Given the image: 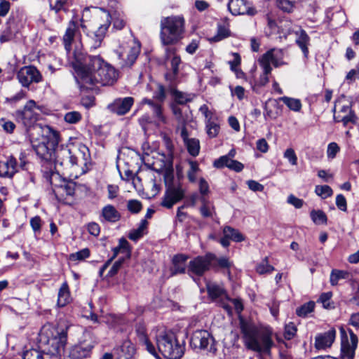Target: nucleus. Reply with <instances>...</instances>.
I'll return each instance as SVG.
<instances>
[{"instance_id": "obj_64", "label": "nucleus", "mask_w": 359, "mask_h": 359, "mask_svg": "<svg viewBox=\"0 0 359 359\" xmlns=\"http://www.w3.org/2000/svg\"><path fill=\"white\" fill-rule=\"evenodd\" d=\"M257 149L262 153H266L269 151V146L264 138H261L257 141Z\"/></svg>"}, {"instance_id": "obj_47", "label": "nucleus", "mask_w": 359, "mask_h": 359, "mask_svg": "<svg viewBox=\"0 0 359 359\" xmlns=\"http://www.w3.org/2000/svg\"><path fill=\"white\" fill-rule=\"evenodd\" d=\"M274 269V267L269 264L268 257H265L256 268L257 272L259 274L269 273Z\"/></svg>"}, {"instance_id": "obj_57", "label": "nucleus", "mask_w": 359, "mask_h": 359, "mask_svg": "<svg viewBox=\"0 0 359 359\" xmlns=\"http://www.w3.org/2000/svg\"><path fill=\"white\" fill-rule=\"evenodd\" d=\"M332 292H325L323 293L320 297V301L323 304V306L325 309H331L334 306L332 305L331 303V298H332Z\"/></svg>"}, {"instance_id": "obj_22", "label": "nucleus", "mask_w": 359, "mask_h": 359, "mask_svg": "<svg viewBox=\"0 0 359 359\" xmlns=\"http://www.w3.org/2000/svg\"><path fill=\"white\" fill-rule=\"evenodd\" d=\"M214 167L217 168H223L226 167L231 170L236 172H241L243 170L244 165L242 163L231 159L229 156H221L215 160L213 163Z\"/></svg>"}, {"instance_id": "obj_26", "label": "nucleus", "mask_w": 359, "mask_h": 359, "mask_svg": "<svg viewBox=\"0 0 359 359\" xmlns=\"http://www.w3.org/2000/svg\"><path fill=\"white\" fill-rule=\"evenodd\" d=\"M94 345L83 342L74 346L70 351V357L72 359H82L89 356Z\"/></svg>"}, {"instance_id": "obj_23", "label": "nucleus", "mask_w": 359, "mask_h": 359, "mask_svg": "<svg viewBox=\"0 0 359 359\" xmlns=\"http://www.w3.org/2000/svg\"><path fill=\"white\" fill-rule=\"evenodd\" d=\"M135 348L130 341H125L115 351V359H135Z\"/></svg>"}, {"instance_id": "obj_19", "label": "nucleus", "mask_w": 359, "mask_h": 359, "mask_svg": "<svg viewBox=\"0 0 359 359\" xmlns=\"http://www.w3.org/2000/svg\"><path fill=\"white\" fill-rule=\"evenodd\" d=\"M336 337V330L334 328L327 332L318 334L315 337L314 346L317 350H326L330 348Z\"/></svg>"}, {"instance_id": "obj_30", "label": "nucleus", "mask_w": 359, "mask_h": 359, "mask_svg": "<svg viewBox=\"0 0 359 359\" xmlns=\"http://www.w3.org/2000/svg\"><path fill=\"white\" fill-rule=\"evenodd\" d=\"M351 111H353L349 102L346 100L344 96H342L335 102L333 109L334 119L335 120V115L342 116L341 114H348Z\"/></svg>"}, {"instance_id": "obj_21", "label": "nucleus", "mask_w": 359, "mask_h": 359, "mask_svg": "<svg viewBox=\"0 0 359 359\" xmlns=\"http://www.w3.org/2000/svg\"><path fill=\"white\" fill-rule=\"evenodd\" d=\"M79 27L78 20L75 18H73L68 24L62 38L63 44L67 52H69L72 49V44L76 33L79 30Z\"/></svg>"}, {"instance_id": "obj_11", "label": "nucleus", "mask_w": 359, "mask_h": 359, "mask_svg": "<svg viewBox=\"0 0 359 359\" xmlns=\"http://www.w3.org/2000/svg\"><path fill=\"white\" fill-rule=\"evenodd\" d=\"M341 359H353L357 348L358 339L356 334L351 330L348 336L344 329L341 328Z\"/></svg>"}, {"instance_id": "obj_42", "label": "nucleus", "mask_w": 359, "mask_h": 359, "mask_svg": "<svg viewBox=\"0 0 359 359\" xmlns=\"http://www.w3.org/2000/svg\"><path fill=\"white\" fill-rule=\"evenodd\" d=\"M119 254H123V256L120 257L118 259V260L114 263L113 266L109 271L108 275L110 277L115 276L118 273V271L120 270V269L121 268L122 264H123L125 260L126 259L129 258V257H126V254L124 252H123L122 251H120Z\"/></svg>"}, {"instance_id": "obj_10", "label": "nucleus", "mask_w": 359, "mask_h": 359, "mask_svg": "<svg viewBox=\"0 0 359 359\" xmlns=\"http://www.w3.org/2000/svg\"><path fill=\"white\" fill-rule=\"evenodd\" d=\"M20 163H18L16 158L11 156L6 161H0V177H12L19 168L27 170V161L25 153H20L19 156Z\"/></svg>"}, {"instance_id": "obj_33", "label": "nucleus", "mask_w": 359, "mask_h": 359, "mask_svg": "<svg viewBox=\"0 0 359 359\" xmlns=\"http://www.w3.org/2000/svg\"><path fill=\"white\" fill-rule=\"evenodd\" d=\"M70 301L69 287L67 283H64L58 292L57 305L60 307L66 306Z\"/></svg>"}, {"instance_id": "obj_6", "label": "nucleus", "mask_w": 359, "mask_h": 359, "mask_svg": "<svg viewBox=\"0 0 359 359\" xmlns=\"http://www.w3.org/2000/svg\"><path fill=\"white\" fill-rule=\"evenodd\" d=\"M156 339L158 355L161 353L166 359H180L183 355L184 347L173 333L161 332ZM158 358H160V355Z\"/></svg>"}, {"instance_id": "obj_45", "label": "nucleus", "mask_w": 359, "mask_h": 359, "mask_svg": "<svg viewBox=\"0 0 359 359\" xmlns=\"http://www.w3.org/2000/svg\"><path fill=\"white\" fill-rule=\"evenodd\" d=\"M315 193L325 199L331 196L333 194V191L328 185H317L315 187Z\"/></svg>"}, {"instance_id": "obj_46", "label": "nucleus", "mask_w": 359, "mask_h": 359, "mask_svg": "<svg viewBox=\"0 0 359 359\" xmlns=\"http://www.w3.org/2000/svg\"><path fill=\"white\" fill-rule=\"evenodd\" d=\"M23 359H50L48 356L46 357V354L41 353L36 349H30L24 352L22 355Z\"/></svg>"}, {"instance_id": "obj_36", "label": "nucleus", "mask_w": 359, "mask_h": 359, "mask_svg": "<svg viewBox=\"0 0 359 359\" xmlns=\"http://www.w3.org/2000/svg\"><path fill=\"white\" fill-rule=\"evenodd\" d=\"M15 32L13 22L9 20L0 35V42L3 43L12 40L15 36Z\"/></svg>"}, {"instance_id": "obj_12", "label": "nucleus", "mask_w": 359, "mask_h": 359, "mask_svg": "<svg viewBox=\"0 0 359 359\" xmlns=\"http://www.w3.org/2000/svg\"><path fill=\"white\" fill-rule=\"evenodd\" d=\"M215 259V256L211 253L195 257L189 263L188 273L198 276H203L210 269V265Z\"/></svg>"}, {"instance_id": "obj_25", "label": "nucleus", "mask_w": 359, "mask_h": 359, "mask_svg": "<svg viewBox=\"0 0 359 359\" xmlns=\"http://www.w3.org/2000/svg\"><path fill=\"white\" fill-rule=\"evenodd\" d=\"M137 339L139 342L144 346L145 349L155 358H158V352L155 346L149 341L145 328L140 326L136 330Z\"/></svg>"}, {"instance_id": "obj_27", "label": "nucleus", "mask_w": 359, "mask_h": 359, "mask_svg": "<svg viewBox=\"0 0 359 359\" xmlns=\"http://www.w3.org/2000/svg\"><path fill=\"white\" fill-rule=\"evenodd\" d=\"M189 257L184 254H178L172 258V274L184 273L186 272V262Z\"/></svg>"}, {"instance_id": "obj_13", "label": "nucleus", "mask_w": 359, "mask_h": 359, "mask_svg": "<svg viewBox=\"0 0 359 359\" xmlns=\"http://www.w3.org/2000/svg\"><path fill=\"white\" fill-rule=\"evenodd\" d=\"M36 109H39L36 102L33 100H30L25 105L23 109L15 112L16 118L25 126L29 127L38 120L39 114L36 111Z\"/></svg>"}, {"instance_id": "obj_55", "label": "nucleus", "mask_w": 359, "mask_h": 359, "mask_svg": "<svg viewBox=\"0 0 359 359\" xmlns=\"http://www.w3.org/2000/svg\"><path fill=\"white\" fill-rule=\"evenodd\" d=\"M283 157L286 158L292 165H297V156L295 151L292 148L287 149L283 154Z\"/></svg>"}, {"instance_id": "obj_60", "label": "nucleus", "mask_w": 359, "mask_h": 359, "mask_svg": "<svg viewBox=\"0 0 359 359\" xmlns=\"http://www.w3.org/2000/svg\"><path fill=\"white\" fill-rule=\"evenodd\" d=\"M278 6L285 12H291L293 8V4L289 0H278Z\"/></svg>"}, {"instance_id": "obj_58", "label": "nucleus", "mask_w": 359, "mask_h": 359, "mask_svg": "<svg viewBox=\"0 0 359 359\" xmlns=\"http://www.w3.org/2000/svg\"><path fill=\"white\" fill-rule=\"evenodd\" d=\"M339 147L335 142H331L327 146V156L329 158H335L337 154L339 151Z\"/></svg>"}, {"instance_id": "obj_15", "label": "nucleus", "mask_w": 359, "mask_h": 359, "mask_svg": "<svg viewBox=\"0 0 359 359\" xmlns=\"http://www.w3.org/2000/svg\"><path fill=\"white\" fill-rule=\"evenodd\" d=\"M140 52V43L132 41L126 46L121 47L118 57L122 60V66L130 67L135 62Z\"/></svg>"}, {"instance_id": "obj_7", "label": "nucleus", "mask_w": 359, "mask_h": 359, "mask_svg": "<svg viewBox=\"0 0 359 359\" xmlns=\"http://www.w3.org/2000/svg\"><path fill=\"white\" fill-rule=\"evenodd\" d=\"M93 15L95 18L98 28L95 32L87 33V43L91 49H96L100 46L106 32L111 25V18L110 13L102 8H93Z\"/></svg>"}, {"instance_id": "obj_20", "label": "nucleus", "mask_w": 359, "mask_h": 359, "mask_svg": "<svg viewBox=\"0 0 359 359\" xmlns=\"http://www.w3.org/2000/svg\"><path fill=\"white\" fill-rule=\"evenodd\" d=\"M133 103L134 99L131 97L119 98L109 105V109L117 115H124L129 111Z\"/></svg>"}, {"instance_id": "obj_51", "label": "nucleus", "mask_w": 359, "mask_h": 359, "mask_svg": "<svg viewBox=\"0 0 359 359\" xmlns=\"http://www.w3.org/2000/svg\"><path fill=\"white\" fill-rule=\"evenodd\" d=\"M206 130L208 135L210 137H215L217 135L219 131V126L214 122L208 120L206 123Z\"/></svg>"}, {"instance_id": "obj_24", "label": "nucleus", "mask_w": 359, "mask_h": 359, "mask_svg": "<svg viewBox=\"0 0 359 359\" xmlns=\"http://www.w3.org/2000/svg\"><path fill=\"white\" fill-rule=\"evenodd\" d=\"M122 251L126 254V257H130V251L129 250V243L128 242L124 239L121 238L119 240L118 246L114 248V255L109 259L106 263L100 268V276H102L104 272V271L109 267L111 261L119 254V252Z\"/></svg>"}, {"instance_id": "obj_9", "label": "nucleus", "mask_w": 359, "mask_h": 359, "mask_svg": "<svg viewBox=\"0 0 359 359\" xmlns=\"http://www.w3.org/2000/svg\"><path fill=\"white\" fill-rule=\"evenodd\" d=\"M190 343L194 348L205 350L212 353H215L217 351L214 337L208 331L205 330H198L194 332Z\"/></svg>"}, {"instance_id": "obj_1", "label": "nucleus", "mask_w": 359, "mask_h": 359, "mask_svg": "<svg viewBox=\"0 0 359 359\" xmlns=\"http://www.w3.org/2000/svg\"><path fill=\"white\" fill-rule=\"evenodd\" d=\"M48 130L47 134L40 140L32 141L36 155L45 162L53 163L55 170H64L63 173L69 177H76L85 173L89 162L88 148L82 146L72 151L67 147H58V133L50 128Z\"/></svg>"}, {"instance_id": "obj_29", "label": "nucleus", "mask_w": 359, "mask_h": 359, "mask_svg": "<svg viewBox=\"0 0 359 359\" xmlns=\"http://www.w3.org/2000/svg\"><path fill=\"white\" fill-rule=\"evenodd\" d=\"M176 49L175 48L168 47L165 48L166 58L171 59V70L173 74V76L175 77L179 72V67L181 64V58L180 56L175 54Z\"/></svg>"}, {"instance_id": "obj_56", "label": "nucleus", "mask_w": 359, "mask_h": 359, "mask_svg": "<svg viewBox=\"0 0 359 359\" xmlns=\"http://www.w3.org/2000/svg\"><path fill=\"white\" fill-rule=\"evenodd\" d=\"M297 332V327L293 323L287 324L285 327L284 337L286 339L290 340L292 339Z\"/></svg>"}, {"instance_id": "obj_3", "label": "nucleus", "mask_w": 359, "mask_h": 359, "mask_svg": "<svg viewBox=\"0 0 359 359\" xmlns=\"http://www.w3.org/2000/svg\"><path fill=\"white\" fill-rule=\"evenodd\" d=\"M68 328L65 323H46L41 327L39 341L46 357L60 359L67 345Z\"/></svg>"}, {"instance_id": "obj_53", "label": "nucleus", "mask_w": 359, "mask_h": 359, "mask_svg": "<svg viewBox=\"0 0 359 359\" xmlns=\"http://www.w3.org/2000/svg\"><path fill=\"white\" fill-rule=\"evenodd\" d=\"M65 121L71 124H75L81 119V114L76 111L67 112L64 117Z\"/></svg>"}, {"instance_id": "obj_39", "label": "nucleus", "mask_w": 359, "mask_h": 359, "mask_svg": "<svg viewBox=\"0 0 359 359\" xmlns=\"http://www.w3.org/2000/svg\"><path fill=\"white\" fill-rule=\"evenodd\" d=\"M341 115H335V121L341 122L344 126H348L349 124H355L357 121V117L353 111Z\"/></svg>"}, {"instance_id": "obj_43", "label": "nucleus", "mask_w": 359, "mask_h": 359, "mask_svg": "<svg viewBox=\"0 0 359 359\" xmlns=\"http://www.w3.org/2000/svg\"><path fill=\"white\" fill-rule=\"evenodd\" d=\"M315 307V303L313 302H307L296 310V313L298 316L306 317L308 314L311 313Z\"/></svg>"}, {"instance_id": "obj_50", "label": "nucleus", "mask_w": 359, "mask_h": 359, "mask_svg": "<svg viewBox=\"0 0 359 359\" xmlns=\"http://www.w3.org/2000/svg\"><path fill=\"white\" fill-rule=\"evenodd\" d=\"M311 217L313 222L317 224H325L327 222L326 215L321 210H312Z\"/></svg>"}, {"instance_id": "obj_41", "label": "nucleus", "mask_w": 359, "mask_h": 359, "mask_svg": "<svg viewBox=\"0 0 359 359\" xmlns=\"http://www.w3.org/2000/svg\"><path fill=\"white\" fill-rule=\"evenodd\" d=\"M147 224L146 219L142 220L139 227L130 232L128 238L132 241H137L144 234V231L147 228Z\"/></svg>"}, {"instance_id": "obj_5", "label": "nucleus", "mask_w": 359, "mask_h": 359, "mask_svg": "<svg viewBox=\"0 0 359 359\" xmlns=\"http://www.w3.org/2000/svg\"><path fill=\"white\" fill-rule=\"evenodd\" d=\"M184 20L180 16L163 18L161 20L160 39L164 46L177 43L182 37Z\"/></svg>"}, {"instance_id": "obj_18", "label": "nucleus", "mask_w": 359, "mask_h": 359, "mask_svg": "<svg viewBox=\"0 0 359 359\" xmlns=\"http://www.w3.org/2000/svg\"><path fill=\"white\" fill-rule=\"evenodd\" d=\"M228 9L233 15L245 14L254 15L256 13V10L245 0H230Z\"/></svg>"}, {"instance_id": "obj_61", "label": "nucleus", "mask_w": 359, "mask_h": 359, "mask_svg": "<svg viewBox=\"0 0 359 359\" xmlns=\"http://www.w3.org/2000/svg\"><path fill=\"white\" fill-rule=\"evenodd\" d=\"M30 225L34 233H39L41 227V219L40 217L35 216L30 219Z\"/></svg>"}, {"instance_id": "obj_4", "label": "nucleus", "mask_w": 359, "mask_h": 359, "mask_svg": "<svg viewBox=\"0 0 359 359\" xmlns=\"http://www.w3.org/2000/svg\"><path fill=\"white\" fill-rule=\"evenodd\" d=\"M240 327L245 346L254 351L269 353L273 345L271 332L268 329H262L254 323L240 318Z\"/></svg>"}, {"instance_id": "obj_63", "label": "nucleus", "mask_w": 359, "mask_h": 359, "mask_svg": "<svg viewBox=\"0 0 359 359\" xmlns=\"http://www.w3.org/2000/svg\"><path fill=\"white\" fill-rule=\"evenodd\" d=\"M203 205L201 206L200 211L201 215L204 217H209L212 215V208H211L205 201V198H203Z\"/></svg>"}, {"instance_id": "obj_37", "label": "nucleus", "mask_w": 359, "mask_h": 359, "mask_svg": "<svg viewBox=\"0 0 359 359\" xmlns=\"http://www.w3.org/2000/svg\"><path fill=\"white\" fill-rule=\"evenodd\" d=\"M223 233L229 240L235 242H241L245 239L244 236L238 230L229 226L224 228Z\"/></svg>"}, {"instance_id": "obj_17", "label": "nucleus", "mask_w": 359, "mask_h": 359, "mask_svg": "<svg viewBox=\"0 0 359 359\" xmlns=\"http://www.w3.org/2000/svg\"><path fill=\"white\" fill-rule=\"evenodd\" d=\"M184 196V190L180 185H170L165 190L161 205L166 208H171L174 204L181 201Z\"/></svg>"}, {"instance_id": "obj_40", "label": "nucleus", "mask_w": 359, "mask_h": 359, "mask_svg": "<svg viewBox=\"0 0 359 359\" xmlns=\"http://www.w3.org/2000/svg\"><path fill=\"white\" fill-rule=\"evenodd\" d=\"M188 152L193 156H196L200 151V142L198 139L190 138L184 142Z\"/></svg>"}, {"instance_id": "obj_16", "label": "nucleus", "mask_w": 359, "mask_h": 359, "mask_svg": "<svg viewBox=\"0 0 359 359\" xmlns=\"http://www.w3.org/2000/svg\"><path fill=\"white\" fill-rule=\"evenodd\" d=\"M19 82L28 88L32 83H39L42 80L40 72L34 66L22 67L17 74Z\"/></svg>"}, {"instance_id": "obj_62", "label": "nucleus", "mask_w": 359, "mask_h": 359, "mask_svg": "<svg viewBox=\"0 0 359 359\" xmlns=\"http://www.w3.org/2000/svg\"><path fill=\"white\" fill-rule=\"evenodd\" d=\"M152 111L158 122H160V123L165 122V118L163 114L162 108L160 104L154 105Z\"/></svg>"}, {"instance_id": "obj_54", "label": "nucleus", "mask_w": 359, "mask_h": 359, "mask_svg": "<svg viewBox=\"0 0 359 359\" xmlns=\"http://www.w3.org/2000/svg\"><path fill=\"white\" fill-rule=\"evenodd\" d=\"M229 30L227 27L222 25H219L217 29V34L215 35L212 40L214 41H221L229 36Z\"/></svg>"}, {"instance_id": "obj_8", "label": "nucleus", "mask_w": 359, "mask_h": 359, "mask_svg": "<svg viewBox=\"0 0 359 359\" xmlns=\"http://www.w3.org/2000/svg\"><path fill=\"white\" fill-rule=\"evenodd\" d=\"M63 171L58 170H45V176L47 180L49 181L50 184L55 187L53 189V191L55 195L57 196L60 195L61 196H64V194L67 196H73L75 191L76 184L74 182L72 181H65L64 178L62 177V175L63 176H67L69 178H74V177H69L67 174H64ZM80 175H79L76 178H77Z\"/></svg>"}, {"instance_id": "obj_52", "label": "nucleus", "mask_w": 359, "mask_h": 359, "mask_svg": "<svg viewBox=\"0 0 359 359\" xmlns=\"http://www.w3.org/2000/svg\"><path fill=\"white\" fill-rule=\"evenodd\" d=\"M127 208L131 213L137 214L141 211L142 205L140 201L132 199L128 201Z\"/></svg>"}, {"instance_id": "obj_38", "label": "nucleus", "mask_w": 359, "mask_h": 359, "mask_svg": "<svg viewBox=\"0 0 359 359\" xmlns=\"http://www.w3.org/2000/svg\"><path fill=\"white\" fill-rule=\"evenodd\" d=\"M279 100L282 101L290 109L294 111H299L302 109V103L299 99L284 96L280 97Z\"/></svg>"}, {"instance_id": "obj_48", "label": "nucleus", "mask_w": 359, "mask_h": 359, "mask_svg": "<svg viewBox=\"0 0 359 359\" xmlns=\"http://www.w3.org/2000/svg\"><path fill=\"white\" fill-rule=\"evenodd\" d=\"M172 95L174 97L175 101L180 104H184L187 102L191 100L190 95L185 94L177 90H174L172 91Z\"/></svg>"}, {"instance_id": "obj_31", "label": "nucleus", "mask_w": 359, "mask_h": 359, "mask_svg": "<svg viewBox=\"0 0 359 359\" xmlns=\"http://www.w3.org/2000/svg\"><path fill=\"white\" fill-rule=\"evenodd\" d=\"M296 34L297 35L296 43L302 50L304 57H307L309 55L308 46L310 44V37L303 29H300L299 32H297Z\"/></svg>"}, {"instance_id": "obj_14", "label": "nucleus", "mask_w": 359, "mask_h": 359, "mask_svg": "<svg viewBox=\"0 0 359 359\" xmlns=\"http://www.w3.org/2000/svg\"><path fill=\"white\" fill-rule=\"evenodd\" d=\"M283 50L273 48L264 53L259 60V62L262 68L264 69L266 73H271L272 70L271 63L276 67L283 65Z\"/></svg>"}, {"instance_id": "obj_2", "label": "nucleus", "mask_w": 359, "mask_h": 359, "mask_svg": "<svg viewBox=\"0 0 359 359\" xmlns=\"http://www.w3.org/2000/svg\"><path fill=\"white\" fill-rule=\"evenodd\" d=\"M74 69L81 88L88 89L96 83L111 85L118 76L116 69L99 56H86L83 62L77 60Z\"/></svg>"}, {"instance_id": "obj_28", "label": "nucleus", "mask_w": 359, "mask_h": 359, "mask_svg": "<svg viewBox=\"0 0 359 359\" xmlns=\"http://www.w3.org/2000/svg\"><path fill=\"white\" fill-rule=\"evenodd\" d=\"M101 216L109 222L114 223L121 219L120 212L112 205H107L102 209Z\"/></svg>"}, {"instance_id": "obj_49", "label": "nucleus", "mask_w": 359, "mask_h": 359, "mask_svg": "<svg viewBox=\"0 0 359 359\" xmlns=\"http://www.w3.org/2000/svg\"><path fill=\"white\" fill-rule=\"evenodd\" d=\"M189 165L187 177L191 182H195L197 178V172L199 171L198 164L196 161H189Z\"/></svg>"}, {"instance_id": "obj_59", "label": "nucleus", "mask_w": 359, "mask_h": 359, "mask_svg": "<svg viewBox=\"0 0 359 359\" xmlns=\"http://www.w3.org/2000/svg\"><path fill=\"white\" fill-rule=\"evenodd\" d=\"M336 205L343 212L347 211V202L346 198L342 194H338L336 196Z\"/></svg>"}, {"instance_id": "obj_34", "label": "nucleus", "mask_w": 359, "mask_h": 359, "mask_svg": "<svg viewBox=\"0 0 359 359\" xmlns=\"http://www.w3.org/2000/svg\"><path fill=\"white\" fill-rule=\"evenodd\" d=\"M206 287L208 294L212 299H216L225 294L224 287L219 284L209 282L207 283Z\"/></svg>"}, {"instance_id": "obj_35", "label": "nucleus", "mask_w": 359, "mask_h": 359, "mask_svg": "<svg viewBox=\"0 0 359 359\" xmlns=\"http://www.w3.org/2000/svg\"><path fill=\"white\" fill-rule=\"evenodd\" d=\"M50 8L56 13L60 11L67 12L71 6L70 0H48Z\"/></svg>"}, {"instance_id": "obj_44", "label": "nucleus", "mask_w": 359, "mask_h": 359, "mask_svg": "<svg viewBox=\"0 0 359 359\" xmlns=\"http://www.w3.org/2000/svg\"><path fill=\"white\" fill-rule=\"evenodd\" d=\"M90 250L88 248H83L76 252L69 255V260L72 262L83 261L90 256Z\"/></svg>"}, {"instance_id": "obj_32", "label": "nucleus", "mask_w": 359, "mask_h": 359, "mask_svg": "<svg viewBox=\"0 0 359 359\" xmlns=\"http://www.w3.org/2000/svg\"><path fill=\"white\" fill-rule=\"evenodd\" d=\"M351 276V273L347 271L333 269L330 273V282L332 286H335L339 280L349 279Z\"/></svg>"}]
</instances>
